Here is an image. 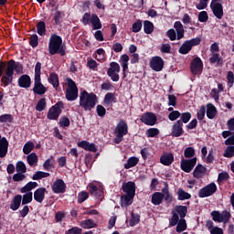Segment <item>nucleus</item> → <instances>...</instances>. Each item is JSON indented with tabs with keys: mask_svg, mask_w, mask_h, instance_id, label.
<instances>
[{
	"mask_svg": "<svg viewBox=\"0 0 234 234\" xmlns=\"http://www.w3.org/2000/svg\"><path fill=\"white\" fill-rule=\"evenodd\" d=\"M14 72L16 74H23V64L21 62H16L14 59L9 61H0V78L1 83L5 87L12 85L14 81Z\"/></svg>",
	"mask_w": 234,
	"mask_h": 234,
	"instance_id": "nucleus-1",
	"label": "nucleus"
},
{
	"mask_svg": "<svg viewBox=\"0 0 234 234\" xmlns=\"http://www.w3.org/2000/svg\"><path fill=\"white\" fill-rule=\"evenodd\" d=\"M48 52L50 56H65L67 54V47L63 44V38L57 34H52L48 42Z\"/></svg>",
	"mask_w": 234,
	"mask_h": 234,
	"instance_id": "nucleus-2",
	"label": "nucleus"
},
{
	"mask_svg": "<svg viewBox=\"0 0 234 234\" xmlns=\"http://www.w3.org/2000/svg\"><path fill=\"white\" fill-rule=\"evenodd\" d=\"M98 102V96L94 92H88L87 90H82L80 94L79 105L84 111H92L96 107Z\"/></svg>",
	"mask_w": 234,
	"mask_h": 234,
	"instance_id": "nucleus-3",
	"label": "nucleus"
},
{
	"mask_svg": "<svg viewBox=\"0 0 234 234\" xmlns=\"http://www.w3.org/2000/svg\"><path fill=\"white\" fill-rule=\"evenodd\" d=\"M114 133V143L120 144L121 142H123V136H127V134H129V124H127V122L121 119L115 127Z\"/></svg>",
	"mask_w": 234,
	"mask_h": 234,
	"instance_id": "nucleus-4",
	"label": "nucleus"
},
{
	"mask_svg": "<svg viewBox=\"0 0 234 234\" xmlns=\"http://www.w3.org/2000/svg\"><path fill=\"white\" fill-rule=\"evenodd\" d=\"M68 81V87L66 89V100L68 101H76L78 100V86L76 85V82L70 79H67Z\"/></svg>",
	"mask_w": 234,
	"mask_h": 234,
	"instance_id": "nucleus-5",
	"label": "nucleus"
},
{
	"mask_svg": "<svg viewBox=\"0 0 234 234\" xmlns=\"http://www.w3.org/2000/svg\"><path fill=\"white\" fill-rule=\"evenodd\" d=\"M82 23L83 25H89L91 23L93 30H100L101 29V20L96 14L85 13L82 16Z\"/></svg>",
	"mask_w": 234,
	"mask_h": 234,
	"instance_id": "nucleus-6",
	"label": "nucleus"
},
{
	"mask_svg": "<svg viewBox=\"0 0 234 234\" xmlns=\"http://www.w3.org/2000/svg\"><path fill=\"white\" fill-rule=\"evenodd\" d=\"M65 109V104L63 101H58L55 105L51 106L48 112L47 118L48 120L58 121L61 112Z\"/></svg>",
	"mask_w": 234,
	"mask_h": 234,
	"instance_id": "nucleus-7",
	"label": "nucleus"
},
{
	"mask_svg": "<svg viewBox=\"0 0 234 234\" xmlns=\"http://www.w3.org/2000/svg\"><path fill=\"white\" fill-rule=\"evenodd\" d=\"M85 151H89L88 154H85V165L87 167H92V164L96 162V158L100 156V153L98 152L97 147H84ZM97 153V154H96Z\"/></svg>",
	"mask_w": 234,
	"mask_h": 234,
	"instance_id": "nucleus-8",
	"label": "nucleus"
},
{
	"mask_svg": "<svg viewBox=\"0 0 234 234\" xmlns=\"http://www.w3.org/2000/svg\"><path fill=\"white\" fill-rule=\"evenodd\" d=\"M211 217L214 222H223L224 224H228L231 218V213L228 210H223L221 213L219 211L213 210L211 212Z\"/></svg>",
	"mask_w": 234,
	"mask_h": 234,
	"instance_id": "nucleus-9",
	"label": "nucleus"
},
{
	"mask_svg": "<svg viewBox=\"0 0 234 234\" xmlns=\"http://www.w3.org/2000/svg\"><path fill=\"white\" fill-rule=\"evenodd\" d=\"M120 64L118 62H111L110 68L107 69V75L111 78L112 81H120Z\"/></svg>",
	"mask_w": 234,
	"mask_h": 234,
	"instance_id": "nucleus-10",
	"label": "nucleus"
},
{
	"mask_svg": "<svg viewBox=\"0 0 234 234\" xmlns=\"http://www.w3.org/2000/svg\"><path fill=\"white\" fill-rule=\"evenodd\" d=\"M217 193V184L215 182H212L198 191V197L199 198H207V197H213Z\"/></svg>",
	"mask_w": 234,
	"mask_h": 234,
	"instance_id": "nucleus-11",
	"label": "nucleus"
},
{
	"mask_svg": "<svg viewBox=\"0 0 234 234\" xmlns=\"http://www.w3.org/2000/svg\"><path fill=\"white\" fill-rule=\"evenodd\" d=\"M204 68V63L200 57L194 58L190 62V70L194 76L200 74L202 72V69Z\"/></svg>",
	"mask_w": 234,
	"mask_h": 234,
	"instance_id": "nucleus-12",
	"label": "nucleus"
},
{
	"mask_svg": "<svg viewBox=\"0 0 234 234\" xmlns=\"http://www.w3.org/2000/svg\"><path fill=\"white\" fill-rule=\"evenodd\" d=\"M210 8L217 19H222L224 17V6H222V4L217 2V0H212Z\"/></svg>",
	"mask_w": 234,
	"mask_h": 234,
	"instance_id": "nucleus-13",
	"label": "nucleus"
},
{
	"mask_svg": "<svg viewBox=\"0 0 234 234\" xmlns=\"http://www.w3.org/2000/svg\"><path fill=\"white\" fill-rule=\"evenodd\" d=\"M180 165L182 171L185 173H191L195 168V165H197V157L191 159H182Z\"/></svg>",
	"mask_w": 234,
	"mask_h": 234,
	"instance_id": "nucleus-14",
	"label": "nucleus"
},
{
	"mask_svg": "<svg viewBox=\"0 0 234 234\" xmlns=\"http://www.w3.org/2000/svg\"><path fill=\"white\" fill-rule=\"evenodd\" d=\"M140 120L142 123H144V125H150L153 127V125H156L158 119L154 112H147L141 116Z\"/></svg>",
	"mask_w": 234,
	"mask_h": 234,
	"instance_id": "nucleus-15",
	"label": "nucleus"
},
{
	"mask_svg": "<svg viewBox=\"0 0 234 234\" xmlns=\"http://www.w3.org/2000/svg\"><path fill=\"white\" fill-rule=\"evenodd\" d=\"M89 191L91 197H94V198H99V200H103V188L101 187V186L90 184Z\"/></svg>",
	"mask_w": 234,
	"mask_h": 234,
	"instance_id": "nucleus-16",
	"label": "nucleus"
},
{
	"mask_svg": "<svg viewBox=\"0 0 234 234\" xmlns=\"http://www.w3.org/2000/svg\"><path fill=\"white\" fill-rule=\"evenodd\" d=\"M52 191L56 195L63 194L67 191V185L63 179H57L52 185Z\"/></svg>",
	"mask_w": 234,
	"mask_h": 234,
	"instance_id": "nucleus-17",
	"label": "nucleus"
},
{
	"mask_svg": "<svg viewBox=\"0 0 234 234\" xmlns=\"http://www.w3.org/2000/svg\"><path fill=\"white\" fill-rule=\"evenodd\" d=\"M150 68L155 72H160L164 69V58L161 57H154L150 61Z\"/></svg>",
	"mask_w": 234,
	"mask_h": 234,
	"instance_id": "nucleus-18",
	"label": "nucleus"
},
{
	"mask_svg": "<svg viewBox=\"0 0 234 234\" xmlns=\"http://www.w3.org/2000/svg\"><path fill=\"white\" fill-rule=\"evenodd\" d=\"M48 89L41 82V79H34V87L33 92L34 94H37L38 96H43L47 92Z\"/></svg>",
	"mask_w": 234,
	"mask_h": 234,
	"instance_id": "nucleus-19",
	"label": "nucleus"
},
{
	"mask_svg": "<svg viewBox=\"0 0 234 234\" xmlns=\"http://www.w3.org/2000/svg\"><path fill=\"white\" fill-rule=\"evenodd\" d=\"M122 189L126 195H136V184L133 181L122 183Z\"/></svg>",
	"mask_w": 234,
	"mask_h": 234,
	"instance_id": "nucleus-20",
	"label": "nucleus"
},
{
	"mask_svg": "<svg viewBox=\"0 0 234 234\" xmlns=\"http://www.w3.org/2000/svg\"><path fill=\"white\" fill-rule=\"evenodd\" d=\"M18 87L21 89H30L32 86V79L30 75L24 74L18 78Z\"/></svg>",
	"mask_w": 234,
	"mask_h": 234,
	"instance_id": "nucleus-21",
	"label": "nucleus"
},
{
	"mask_svg": "<svg viewBox=\"0 0 234 234\" xmlns=\"http://www.w3.org/2000/svg\"><path fill=\"white\" fill-rule=\"evenodd\" d=\"M175 162V155L173 153L164 152L160 156V164L169 166Z\"/></svg>",
	"mask_w": 234,
	"mask_h": 234,
	"instance_id": "nucleus-22",
	"label": "nucleus"
},
{
	"mask_svg": "<svg viewBox=\"0 0 234 234\" xmlns=\"http://www.w3.org/2000/svg\"><path fill=\"white\" fill-rule=\"evenodd\" d=\"M171 134L176 138H179V136H182V134H184V124H182V122L176 121L173 124Z\"/></svg>",
	"mask_w": 234,
	"mask_h": 234,
	"instance_id": "nucleus-23",
	"label": "nucleus"
},
{
	"mask_svg": "<svg viewBox=\"0 0 234 234\" xmlns=\"http://www.w3.org/2000/svg\"><path fill=\"white\" fill-rule=\"evenodd\" d=\"M48 193L46 187H39L34 192V200L38 204H42L45 200V194Z\"/></svg>",
	"mask_w": 234,
	"mask_h": 234,
	"instance_id": "nucleus-24",
	"label": "nucleus"
},
{
	"mask_svg": "<svg viewBox=\"0 0 234 234\" xmlns=\"http://www.w3.org/2000/svg\"><path fill=\"white\" fill-rule=\"evenodd\" d=\"M174 28L176 31V34H177V40L180 41V39H183L186 30L184 29V25H182V22L176 21L174 23Z\"/></svg>",
	"mask_w": 234,
	"mask_h": 234,
	"instance_id": "nucleus-25",
	"label": "nucleus"
},
{
	"mask_svg": "<svg viewBox=\"0 0 234 234\" xmlns=\"http://www.w3.org/2000/svg\"><path fill=\"white\" fill-rule=\"evenodd\" d=\"M134 202V196L126 194L121 197V207H128Z\"/></svg>",
	"mask_w": 234,
	"mask_h": 234,
	"instance_id": "nucleus-26",
	"label": "nucleus"
},
{
	"mask_svg": "<svg viewBox=\"0 0 234 234\" xmlns=\"http://www.w3.org/2000/svg\"><path fill=\"white\" fill-rule=\"evenodd\" d=\"M21 200H23V196L19 194L15 196L11 201L10 209L12 211H17L21 207Z\"/></svg>",
	"mask_w": 234,
	"mask_h": 234,
	"instance_id": "nucleus-27",
	"label": "nucleus"
},
{
	"mask_svg": "<svg viewBox=\"0 0 234 234\" xmlns=\"http://www.w3.org/2000/svg\"><path fill=\"white\" fill-rule=\"evenodd\" d=\"M48 81L52 85L53 89H56V90H58V89L59 88V77L58 76V73L56 72L49 73Z\"/></svg>",
	"mask_w": 234,
	"mask_h": 234,
	"instance_id": "nucleus-28",
	"label": "nucleus"
},
{
	"mask_svg": "<svg viewBox=\"0 0 234 234\" xmlns=\"http://www.w3.org/2000/svg\"><path fill=\"white\" fill-rule=\"evenodd\" d=\"M164 187L162 188L163 200L165 202H173V195L169 193V184L167 182L164 183Z\"/></svg>",
	"mask_w": 234,
	"mask_h": 234,
	"instance_id": "nucleus-29",
	"label": "nucleus"
},
{
	"mask_svg": "<svg viewBox=\"0 0 234 234\" xmlns=\"http://www.w3.org/2000/svg\"><path fill=\"white\" fill-rule=\"evenodd\" d=\"M206 171H207V168L201 164H198L193 172L194 178H202V176L206 175Z\"/></svg>",
	"mask_w": 234,
	"mask_h": 234,
	"instance_id": "nucleus-30",
	"label": "nucleus"
},
{
	"mask_svg": "<svg viewBox=\"0 0 234 234\" xmlns=\"http://www.w3.org/2000/svg\"><path fill=\"white\" fill-rule=\"evenodd\" d=\"M176 215L180 217V218H186L187 216V207L186 206H182V205H177L175 207L174 210Z\"/></svg>",
	"mask_w": 234,
	"mask_h": 234,
	"instance_id": "nucleus-31",
	"label": "nucleus"
},
{
	"mask_svg": "<svg viewBox=\"0 0 234 234\" xmlns=\"http://www.w3.org/2000/svg\"><path fill=\"white\" fill-rule=\"evenodd\" d=\"M151 201L154 206H160V204L164 202V195L162 194V192H154L152 195Z\"/></svg>",
	"mask_w": 234,
	"mask_h": 234,
	"instance_id": "nucleus-32",
	"label": "nucleus"
},
{
	"mask_svg": "<svg viewBox=\"0 0 234 234\" xmlns=\"http://www.w3.org/2000/svg\"><path fill=\"white\" fill-rule=\"evenodd\" d=\"M217 116V107L215 105L208 103L207 105V117L208 120H213Z\"/></svg>",
	"mask_w": 234,
	"mask_h": 234,
	"instance_id": "nucleus-33",
	"label": "nucleus"
},
{
	"mask_svg": "<svg viewBox=\"0 0 234 234\" xmlns=\"http://www.w3.org/2000/svg\"><path fill=\"white\" fill-rule=\"evenodd\" d=\"M80 226V228H83V229H92V228H98V224H96L92 219L82 220Z\"/></svg>",
	"mask_w": 234,
	"mask_h": 234,
	"instance_id": "nucleus-34",
	"label": "nucleus"
},
{
	"mask_svg": "<svg viewBox=\"0 0 234 234\" xmlns=\"http://www.w3.org/2000/svg\"><path fill=\"white\" fill-rule=\"evenodd\" d=\"M39 185L37 182H28L25 186L20 189V193H32V189H36Z\"/></svg>",
	"mask_w": 234,
	"mask_h": 234,
	"instance_id": "nucleus-35",
	"label": "nucleus"
},
{
	"mask_svg": "<svg viewBox=\"0 0 234 234\" xmlns=\"http://www.w3.org/2000/svg\"><path fill=\"white\" fill-rule=\"evenodd\" d=\"M209 63L211 64L217 63L218 67H222V65H224L222 57H220V54L218 53L212 54V56L209 58Z\"/></svg>",
	"mask_w": 234,
	"mask_h": 234,
	"instance_id": "nucleus-36",
	"label": "nucleus"
},
{
	"mask_svg": "<svg viewBox=\"0 0 234 234\" xmlns=\"http://www.w3.org/2000/svg\"><path fill=\"white\" fill-rule=\"evenodd\" d=\"M140 159L136 156H132L128 158L127 163L124 164V169H131L132 167H136L138 165Z\"/></svg>",
	"mask_w": 234,
	"mask_h": 234,
	"instance_id": "nucleus-37",
	"label": "nucleus"
},
{
	"mask_svg": "<svg viewBox=\"0 0 234 234\" xmlns=\"http://www.w3.org/2000/svg\"><path fill=\"white\" fill-rule=\"evenodd\" d=\"M119 62L122 67V72H127V69H129V55L127 54L122 55Z\"/></svg>",
	"mask_w": 234,
	"mask_h": 234,
	"instance_id": "nucleus-38",
	"label": "nucleus"
},
{
	"mask_svg": "<svg viewBox=\"0 0 234 234\" xmlns=\"http://www.w3.org/2000/svg\"><path fill=\"white\" fill-rule=\"evenodd\" d=\"M191 50H193V48H191L189 42L186 40L179 48L178 52L179 54H183L184 56H186V54H189Z\"/></svg>",
	"mask_w": 234,
	"mask_h": 234,
	"instance_id": "nucleus-39",
	"label": "nucleus"
},
{
	"mask_svg": "<svg viewBox=\"0 0 234 234\" xmlns=\"http://www.w3.org/2000/svg\"><path fill=\"white\" fill-rule=\"evenodd\" d=\"M176 195L177 200H189L191 198V194L186 192V190L182 188H178Z\"/></svg>",
	"mask_w": 234,
	"mask_h": 234,
	"instance_id": "nucleus-40",
	"label": "nucleus"
},
{
	"mask_svg": "<svg viewBox=\"0 0 234 234\" xmlns=\"http://www.w3.org/2000/svg\"><path fill=\"white\" fill-rule=\"evenodd\" d=\"M144 34H153L154 32V24L149 20L144 21Z\"/></svg>",
	"mask_w": 234,
	"mask_h": 234,
	"instance_id": "nucleus-41",
	"label": "nucleus"
},
{
	"mask_svg": "<svg viewBox=\"0 0 234 234\" xmlns=\"http://www.w3.org/2000/svg\"><path fill=\"white\" fill-rule=\"evenodd\" d=\"M104 105H111L112 103H116V97H114V93L108 92L104 96Z\"/></svg>",
	"mask_w": 234,
	"mask_h": 234,
	"instance_id": "nucleus-42",
	"label": "nucleus"
},
{
	"mask_svg": "<svg viewBox=\"0 0 234 234\" xmlns=\"http://www.w3.org/2000/svg\"><path fill=\"white\" fill-rule=\"evenodd\" d=\"M37 32L38 36H45V34H47V24L43 21H39L37 24Z\"/></svg>",
	"mask_w": 234,
	"mask_h": 234,
	"instance_id": "nucleus-43",
	"label": "nucleus"
},
{
	"mask_svg": "<svg viewBox=\"0 0 234 234\" xmlns=\"http://www.w3.org/2000/svg\"><path fill=\"white\" fill-rule=\"evenodd\" d=\"M14 122V115L10 113H5L0 115V123H13Z\"/></svg>",
	"mask_w": 234,
	"mask_h": 234,
	"instance_id": "nucleus-44",
	"label": "nucleus"
},
{
	"mask_svg": "<svg viewBox=\"0 0 234 234\" xmlns=\"http://www.w3.org/2000/svg\"><path fill=\"white\" fill-rule=\"evenodd\" d=\"M48 176H50V173L37 171L33 175L32 180H42V178H48Z\"/></svg>",
	"mask_w": 234,
	"mask_h": 234,
	"instance_id": "nucleus-45",
	"label": "nucleus"
},
{
	"mask_svg": "<svg viewBox=\"0 0 234 234\" xmlns=\"http://www.w3.org/2000/svg\"><path fill=\"white\" fill-rule=\"evenodd\" d=\"M34 198V194L32 192H27L22 197V206H27V204H30Z\"/></svg>",
	"mask_w": 234,
	"mask_h": 234,
	"instance_id": "nucleus-46",
	"label": "nucleus"
},
{
	"mask_svg": "<svg viewBox=\"0 0 234 234\" xmlns=\"http://www.w3.org/2000/svg\"><path fill=\"white\" fill-rule=\"evenodd\" d=\"M187 229V223L185 218H180L179 222H177L176 232L182 233V231H186Z\"/></svg>",
	"mask_w": 234,
	"mask_h": 234,
	"instance_id": "nucleus-47",
	"label": "nucleus"
},
{
	"mask_svg": "<svg viewBox=\"0 0 234 234\" xmlns=\"http://www.w3.org/2000/svg\"><path fill=\"white\" fill-rule=\"evenodd\" d=\"M180 222V217L176 212L172 211V218L169 220V226L171 228H174V226H176Z\"/></svg>",
	"mask_w": 234,
	"mask_h": 234,
	"instance_id": "nucleus-48",
	"label": "nucleus"
},
{
	"mask_svg": "<svg viewBox=\"0 0 234 234\" xmlns=\"http://www.w3.org/2000/svg\"><path fill=\"white\" fill-rule=\"evenodd\" d=\"M179 118L180 120H177V122H181V124L184 125V123H189V121L191 120V112H183Z\"/></svg>",
	"mask_w": 234,
	"mask_h": 234,
	"instance_id": "nucleus-49",
	"label": "nucleus"
},
{
	"mask_svg": "<svg viewBox=\"0 0 234 234\" xmlns=\"http://www.w3.org/2000/svg\"><path fill=\"white\" fill-rule=\"evenodd\" d=\"M59 127H62V129H66V127H70V119L67 116H62L59 118L58 122Z\"/></svg>",
	"mask_w": 234,
	"mask_h": 234,
	"instance_id": "nucleus-50",
	"label": "nucleus"
},
{
	"mask_svg": "<svg viewBox=\"0 0 234 234\" xmlns=\"http://www.w3.org/2000/svg\"><path fill=\"white\" fill-rule=\"evenodd\" d=\"M142 27H144V24L142 23V20L137 19L133 25H132V32L134 34H138L140 30H142Z\"/></svg>",
	"mask_w": 234,
	"mask_h": 234,
	"instance_id": "nucleus-51",
	"label": "nucleus"
},
{
	"mask_svg": "<svg viewBox=\"0 0 234 234\" xmlns=\"http://www.w3.org/2000/svg\"><path fill=\"white\" fill-rule=\"evenodd\" d=\"M46 107L47 100L45 98H41L36 105V111H38V112H42V111H45Z\"/></svg>",
	"mask_w": 234,
	"mask_h": 234,
	"instance_id": "nucleus-52",
	"label": "nucleus"
},
{
	"mask_svg": "<svg viewBox=\"0 0 234 234\" xmlns=\"http://www.w3.org/2000/svg\"><path fill=\"white\" fill-rule=\"evenodd\" d=\"M165 35L170 39V41H176V39H178V35L175 28L168 29Z\"/></svg>",
	"mask_w": 234,
	"mask_h": 234,
	"instance_id": "nucleus-53",
	"label": "nucleus"
},
{
	"mask_svg": "<svg viewBox=\"0 0 234 234\" xmlns=\"http://www.w3.org/2000/svg\"><path fill=\"white\" fill-rule=\"evenodd\" d=\"M29 45L32 48H36L39 45V37L37 34H33L29 37Z\"/></svg>",
	"mask_w": 234,
	"mask_h": 234,
	"instance_id": "nucleus-54",
	"label": "nucleus"
},
{
	"mask_svg": "<svg viewBox=\"0 0 234 234\" xmlns=\"http://www.w3.org/2000/svg\"><path fill=\"white\" fill-rule=\"evenodd\" d=\"M99 65L100 64L98 62H96V60L91 58L87 61L86 67H88V69H90V70H93V72H97Z\"/></svg>",
	"mask_w": 234,
	"mask_h": 234,
	"instance_id": "nucleus-55",
	"label": "nucleus"
},
{
	"mask_svg": "<svg viewBox=\"0 0 234 234\" xmlns=\"http://www.w3.org/2000/svg\"><path fill=\"white\" fill-rule=\"evenodd\" d=\"M160 134V130L158 128H150L146 131V135L148 138H154Z\"/></svg>",
	"mask_w": 234,
	"mask_h": 234,
	"instance_id": "nucleus-56",
	"label": "nucleus"
},
{
	"mask_svg": "<svg viewBox=\"0 0 234 234\" xmlns=\"http://www.w3.org/2000/svg\"><path fill=\"white\" fill-rule=\"evenodd\" d=\"M89 198V192L81 191L78 194V204H83Z\"/></svg>",
	"mask_w": 234,
	"mask_h": 234,
	"instance_id": "nucleus-57",
	"label": "nucleus"
},
{
	"mask_svg": "<svg viewBox=\"0 0 234 234\" xmlns=\"http://www.w3.org/2000/svg\"><path fill=\"white\" fill-rule=\"evenodd\" d=\"M16 170L18 173L25 174L27 173V165L23 161H18L16 165Z\"/></svg>",
	"mask_w": 234,
	"mask_h": 234,
	"instance_id": "nucleus-58",
	"label": "nucleus"
},
{
	"mask_svg": "<svg viewBox=\"0 0 234 234\" xmlns=\"http://www.w3.org/2000/svg\"><path fill=\"white\" fill-rule=\"evenodd\" d=\"M34 80H41V62L37 61L35 65Z\"/></svg>",
	"mask_w": 234,
	"mask_h": 234,
	"instance_id": "nucleus-59",
	"label": "nucleus"
},
{
	"mask_svg": "<svg viewBox=\"0 0 234 234\" xmlns=\"http://www.w3.org/2000/svg\"><path fill=\"white\" fill-rule=\"evenodd\" d=\"M27 164L29 165H34V164H37V155L35 153L30 154L27 155Z\"/></svg>",
	"mask_w": 234,
	"mask_h": 234,
	"instance_id": "nucleus-60",
	"label": "nucleus"
},
{
	"mask_svg": "<svg viewBox=\"0 0 234 234\" xmlns=\"http://www.w3.org/2000/svg\"><path fill=\"white\" fill-rule=\"evenodd\" d=\"M140 222V214H131L130 226H136Z\"/></svg>",
	"mask_w": 234,
	"mask_h": 234,
	"instance_id": "nucleus-61",
	"label": "nucleus"
},
{
	"mask_svg": "<svg viewBox=\"0 0 234 234\" xmlns=\"http://www.w3.org/2000/svg\"><path fill=\"white\" fill-rule=\"evenodd\" d=\"M83 229L80 227H72L71 229L66 230L65 234H81Z\"/></svg>",
	"mask_w": 234,
	"mask_h": 234,
	"instance_id": "nucleus-62",
	"label": "nucleus"
},
{
	"mask_svg": "<svg viewBox=\"0 0 234 234\" xmlns=\"http://www.w3.org/2000/svg\"><path fill=\"white\" fill-rule=\"evenodd\" d=\"M184 154H185V158H193V156H195V148L186 147Z\"/></svg>",
	"mask_w": 234,
	"mask_h": 234,
	"instance_id": "nucleus-63",
	"label": "nucleus"
},
{
	"mask_svg": "<svg viewBox=\"0 0 234 234\" xmlns=\"http://www.w3.org/2000/svg\"><path fill=\"white\" fill-rule=\"evenodd\" d=\"M227 81H228L229 87L231 89V87H233V85H234V73H233V71H229L228 72Z\"/></svg>",
	"mask_w": 234,
	"mask_h": 234,
	"instance_id": "nucleus-64",
	"label": "nucleus"
}]
</instances>
